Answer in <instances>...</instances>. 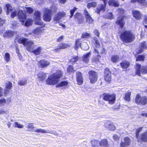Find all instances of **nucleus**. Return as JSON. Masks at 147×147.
Listing matches in <instances>:
<instances>
[{
    "mask_svg": "<svg viewBox=\"0 0 147 147\" xmlns=\"http://www.w3.org/2000/svg\"><path fill=\"white\" fill-rule=\"evenodd\" d=\"M63 73L61 70H57L55 73L49 76L46 81V84L50 85L57 84L60 79L63 78Z\"/></svg>",
    "mask_w": 147,
    "mask_h": 147,
    "instance_id": "f257e3e1",
    "label": "nucleus"
},
{
    "mask_svg": "<svg viewBox=\"0 0 147 147\" xmlns=\"http://www.w3.org/2000/svg\"><path fill=\"white\" fill-rule=\"evenodd\" d=\"M120 38L123 42L130 43L134 40L135 36L131 32L125 30L121 34Z\"/></svg>",
    "mask_w": 147,
    "mask_h": 147,
    "instance_id": "f03ea898",
    "label": "nucleus"
},
{
    "mask_svg": "<svg viewBox=\"0 0 147 147\" xmlns=\"http://www.w3.org/2000/svg\"><path fill=\"white\" fill-rule=\"evenodd\" d=\"M26 20V16L25 12L19 7V21L21 22V24L27 27H29L32 24L33 20H32L31 19L27 20L24 22Z\"/></svg>",
    "mask_w": 147,
    "mask_h": 147,
    "instance_id": "7ed1b4c3",
    "label": "nucleus"
},
{
    "mask_svg": "<svg viewBox=\"0 0 147 147\" xmlns=\"http://www.w3.org/2000/svg\"><path fill=\"white\" fill-rule=\"evenodd\" d=\"M19 43L23 44L26 49L29 51H31L36 46L34 45V44L32 41L24 38L19 39Z\"/></svg>",
    "mask_w": 147,
    "mask_h": 147,
    "instance_id": "20e7f679",
    "label": "nucleus"
},
{
    "mask_svg": "<svg viewBox=\"0 0 147 147\" xmlns=\"http://www.w3.org/2000/svg\"><path fill=\"white\" fill-rule=\"evenodd\" d=\"M136 68V74L139 76H141V73L147 74V66L141 67V65L137 63Z\"/></svg>",
    "mask_w": 147,
    "mask_h": 147,
    "instance_id": "39448f33",
    "label": "nucleus"
},
{
    "mask_svg": "<svg viewBox=\"0 0 147 147\" xmlns=\"http://www.w3.org/2000/svg\"><path fill=\"white\" fill-rule=\"evenodd\" d=\"M41 12L38 11H36L34 14L35 17V24L41 26L42 27H43L45 26V24L43 23L41 20L40 16L41 15Z\"/></svg>",
    "mask_w": 147,
    "mask_h": 147,
    "instance_id": "423d86ee",
    "label": "nucleus"
},
{
    "mask_svg": "<svg viewBox=\"0 0 147 147\" xmlns=\"http://www.w3.org/2000/svg\"><path fill=\"white\" fill-rule=\"evenodd\" d=\"M44 13L43 16V19L47 22H49L51 19L52 15V11L50 9L45 8L44 10Z\"/></svg>",
    "mask_w": 147,
    "mask_h": 147,
    "instance_id": "0eeeda50",
    "label": "nucleus"
},
{
    "mask_svg": "<svg viewBox=\"0 0 147 147\" xmlns=\"http://www.w3.org/2000/svg\"><path fill=\"white\" fill-rule=\"evenodd\" d=\"M135 102L138 105H145L147 103V98L144 96L141 97L137 94L135 98Z\"/></svg>",
    "mask_w": 147,
    "mask_h": 147,
    "instance_id": "6e6552de",
    "label": "nucleus"
},
{
    "mask_svg": "<svg viewBox=\"0 0 147 147\" xmlns=\"http://www.w3.org/2000/svg\"><path fill=\"white\" fill-rule=\"evenodd\" d=\"M88 74L90 83H94L97 80V73L94 71L91 70L89 72Z\"/></svg>",
    "mask_w": 147,
    "mask_h": 147,
    "instance_id": "1a4fd4ad",
    "label": "nucleus"
},
{
    "mask_svg": "<svg viewBox=\"0 0 147 147\" xmlns=\"http://www.w3.org/2000/svg\"><path fill=\"white\" fill-rule=\"evenodd\" d=\"M103 99L105 100L108 101L110 104H113L115 100V96L114 94H105Z\"/></svg>",
    "mask_w": 147,
    "mask_h": 147,
    "instance_id": "9d476101",
    "label": "nucleus"
},
{
    "mask_svg": "<svg viewBox=\"0 0 147 147\" xmlns=\"http://www.w3.org/2000/svg\"><path fill=\"white\" fill-rule=\"evenodd\" d=\"M66 14V13L63 11L58 12L54 16L53 19L54 22L56 23H58L65 16Z\"/></svg>",
    "mask_w": 147,
    "mask_h": 147,
    "instance_id": "9b49d317",
    "label": "nucleus"
},
{
    "mask_svg": "<svg viewBox=\"0 0 147 147\" xmlns=\"http://www.w3.org/2000/svg\"><path fill=\"white\" fill-rule=\"evenodd\" d=\"M105 127L109 130L114 131L115 129V127L113 123L110 121H107L104 124Z\"/></svg>",
    "mask_w": 147,
    "mask_h": 147,
    "instance_id": "f8f14e48",
    "label": "nucleus"
},
{
    "mask_svg": "<svg viewBox=\"0 0 147 147\" xmlns=\"http://www.w3.org/2000/svg\"><path fill=\"white\" fill-rule=\"evenodd\" d=\"M68 86V82L67 81H63L58 84L56 86V88L61 87L62 89H66Z\"/></svg>",
    "mask_w": 147,
    "mask_h": 147,
    "instance_id": "ddd939ff",
    "label": "nucleus"
},
{
    "mask_svg": "<svg viewBox=\"0 0 147 147\" xmlns=\"http://www.w3.org/2000/svg\"><path fill=\"white\" fill-rule=\"evenodd\" d=\"M76 74L77 84L79 85H82L83 83V79L81 73L80 72H77Z\"/></svg>",
    "mask_w": 147,
    "mask_h": 147,
    "instance_id": "4468645a",
    "label": "nucleus"
},
{
    "mask_svg": "<svg viewBox=\"0 0 147 147\" xmlns=\"http://www.w3.org/2000/svg\"><path fill=\"white\" fill-rule=\"evenodd\" d=\"M50 64L49 61L42 59L38 62V66L41 68L45 67L48 66Z\"/></svg>",
    "mask_w": 147,
    "mask_h": 147,
    "instance_id": "2eb2a0df",
    "label": "nucleus"
},
{
    "mask_svg": "<svg viewBox=\"0 0 147 147\" xmlns=\"http://www.w3.org/2000/svg\"><path fill=\"white\" fill-rule=\"evenodd\" d=\"M124 141L121 142L120 147H126L129 145L131 142L130 140L128 137L125 138Z\"/></svg>",
    "mask_w": 147,
    "mask_h": 147,
    "instance_id": "dca6fc26",
    "label": "nucleus"
},
{
    "mask_svg": "<svg viewBox=\"0 0 147 147\" xmlns=\"http://www.w3.org/2000/svg\"><path fill=\"white\" fill-rule=\"evenodd\" d=\"M105 80L107 82H109L111 80V75L109 69H106L105 71Z\"/></svg>",
    "mask_w": 147,
    "mask_h": 147,
    "instance_id": "f3484780",
    "label": "nucleus"
},
{
    "mask_svg": "<svg viewBox=\"0 0 147 147\" xmlns=\"http://www.w3.org/2000/svg\"><path fill=\"white\" fill-rule=\"evenodd\" d=\"M74 17L75 20L78 21L79 24H81L83 22L84 19L80 13H76Z\"/></svg>",
    "mask_w": 147,
    "mask_h": 147,
    "instance_id": "a211bd4d",
    "label": "nucleus"
},
{
    "mask_svg": "<svg viewBox=\"0 0 147 147\" xmlns=\"http://www.w3.org/2000/svg\"><path fill=\"white\" fill-rule=\"evenodd\" d=\"M91 55V53L89 52L83 55L82 57V60L86 63H87L89 61L90 57Z\"/></svg>",
    "mask_w": 147,
    "mask_h": 147,
    "instance_id": "6ab92c4d",
    "label": "nucleus"
},
{
    "mask_svg": "<svg viewBox=\"0 0 147 147\" xmlns=\"http://www.w3.org/2000/svg\"><path fill=\"white\" fill-rule=\"evenodd\" d=\"M94 52L95 53V55L94 56L92 60L93 61L95 62H98L99 61V59L100 58V56L99 55V52L98 50L96 49H94Z\"/></svg>",
    "mask_w": 147,
    "mask_h": 147,
    "instance_id": "aec40b11",
    "label": "nucleus"
},
{
    "mask_svg": "<svg viewBox=\"0 0 147 147\" xmlns=\"http://www.w3.org/2000/svg\"><path fill=\"white\" fill-rule=\"evenodd\" d=\"M84 13L86 16V18L87 22L91 24L92 23L93 20L92 18L90 17L88 12L86 10H85L84 11Z\"/></svg>",
    "mask_w": 147,
    "mask_h": 147,
    "instance_id": "412c9836",
    "label": "nucleus"
},
{
    "mask_svg": "<svg viewBox=\"0 0 147 147\" xmlns=\"http://www.w3.org/2000/svg\"><path fill=\"white\" fill-rule=\"evenodd\" d=\"M132 13L133 16L136 19L139 20L141 19L142 16L141 14L139 11L136 10H133Z\"/></svg>",
    "mask_w": 147,
    "mask_h": 147,
    "instance_id": "4be33fe9",
    "label": "nucleus"
},
{
    "mask_svg": "<svg viewBox=\"0 0 147 147\" xmlns=\"http://www.w3.org/2000/svg\"><path fill=\"white\" fill-rule=\"evenodd\" d=\"M147 47V44L144 41L141 42L140 45V49L139 53H140L143 52L144 50L146 49Z\"/></svg>",
    "mask_w": 147,
    "mask_h": 147,
    "instance_id": "5701e85b",
    "label": "nucleus"
},
{
    "mask_svg": "<svg viewBox=\"0 0 147 147\" xmlns=\"http://www.w3.org/2000/svg\"><path fill=\"white\" fill-rule=\"evenodd\" d=\"M108 4L110 6H114L115 7H118L119 5L118 1L114 0H109L108 1Z\"/></svg>",
    "mask_w": 147,
    "mask_h": 147,
    "instance_id": "b1692460",
    "label": "nucleus"
},
{
    "mask_svg": "<svg viewBox=\"0 0 147 147\" xmlns=\"http://www.w3.org/2000/svg\"><path fill=\"white\" fill-rule=\"evenodd\" d=\"M124 18V17H119L116 22L117 24L119 25L120 27L121 28L123 27L125 24V22L123 21Z\"/></svg>",
    "mask_w": 147,
    "mask_h": 147,
    "instance_id": "393cba45",
    "label": "nucleus"
},
{
    "mask_svg": "<svg viewBox=\"0 0 147 147\" xmlns=\"http://www.w3.org/2000/svg\"><path fill=\"white\" fill-rule=\"evenodd\" d=\"M100 145L103 147H109L108 142L106 139H103L99 142Z\"/></svg>",
    "mask_w": 147,
    "mask_h": 147,
    "instance_id": "a878e982",
    "label": "nucleus"
},
{
    "mask_svg": "<svg viewBox=\"0 0 147 147\" xmlns=\"http://www.w3.org/2000/svg\"><path fill=\"white\" fill-rule=\"evenodd\" d=\"M136 1L142 6H146L147 5V2L145 0H131V1L132 3H135Z\"/></svg>",
    "mask_w": 147,
    "mask_h": 147,
    "instance_id": "bb28decb",
    "label": "nucleus"
},
{
    "mask_svg": "<svg viewBox=\"0 0 147 147\" xmlns=\"http://www.w3.org/2000/svg\"><path fill=\"white\" fill-rule=\"evenodd\" d=\"M47 77L46 74L43 72L40 73L38 75L39 79L41 81L44 80Z\"/></svg>",
    "mask_w": 147,
    "mask_h": 147,
    "instance_id": "cd10ccee",
    "label": "nucleus"
},
{
    "mask_svg": "<svg viewBox=\"0 0 147 147\" xmlns=\"http://www.w3.org/2000/svg\"><path fill=\"white\" fill-rule=\"evenodd\" d=\"M41 27H38L34 29L32 31V33L34 35H37L41 33L42 31L41 29Z\"/></svg>",
    "mask_w": 147,
    "mask_h": 147,
    "instance_id": "c85d7f7f",
    "label": "nucleus"
},
{
    "mask_svg": "<svg viewBox=\"0 0 147 147\" xmlns=\"http://www.w3.org/2000/svg\"><path fill=\"white\" fill-rule=\"evenodd\" d=\"M129 63L127 61H124L120 64L121 67L124 69H126L127 68L129 65Z\"/></svg>",
    "mask_w": 147,
    "mask_h": 147,
    "instance_id": "c756f323",
    "label": "nucleus"
},
{
    "mask_svg": "<svg viewBox=\"0 0 147 147\" xmlns=\"http://www.w3.org/2000/svg\"><path fill=\"white\" fill-rule=\"evenodd\" d=\"M119 58L117 55H113L111 58V60L113 63H115L119 61Z\"/></svg>",
    "mask_w": 147,
    "mask_h": 147,
    "instance_id": "7c9ffc66",
    "label": "nucleus"
},
{
    "mask_svg": "<svg viewBox=\"0 0 147 147\" xmlns=\"http://www.w3.org/2000/svg\"><path fill=\"white\" fill-rule=\"evenodd\" d=\"M42 50V48L40 47H38L35 49L32 50L31 51L35 55H39L40 53Z\"/></svg>",
    "mask_w": 147,
    "mask_h": 147,
    "instance_id": "2f4dec72",
    "label": "nucleus"
},
{
    "mask_svg": "<svg viewBox=\"0 0 147 147\" xmlns=\"http://www.w3.org/2000/svg\"><path fill=\"white\" fill-rule=\"evenodd\" d=\"M14 33L11 31H7L3 34V36L5 37H10L13 35Z\"/></svg>",
    "mask_w": 147,
    "mask_h": 147,
    "instance_id": "473e14b6",
    "label": "nucleus"
},
{
    "mask_svg": "<svg viewBox=\"0 0 147 147\" xmlns=\"http://www.w3.org/2000/svg\"><path fill=\"white\" fill-rule=\"evenodd\" d=\"M14 45L16 47V53H17V54L18 55V36L16 37V38L14 40Z\"/></svg>",
    "mask_w": 147,
    "mask_h": 147,
    "instance_id": "72a5a7b5",
    "label": "nucleus"
},
{
    "mask_svg": "<svg viewBox=\"0 0 147 147\" xmlns=\"http://www.w3.org/2000/svg\"><path fill=\"white\" fill-rule=\"evenodd\" d=\"M27 128L28 129V131H34L33 130H34V127L33 123H29L27 127Z\"/></svg>",
    "mask_w": 147,
    "mask_h": 147,
    "instance_id": "f704fd0d",
    "label": "nucleus"
},
{
    "mask_svg": "<svg viewBox=\"0 0 147 147\" xmlns=\"http://www.w3.org/2000/svg\"><path fill=\"white\" fill-rule=\"evenodd\" d=\"M6 7L7 8V14H9L10 11H12L13 9L9 4L7 3L6 5Z\"/></svg>",
    "mask_w": 147,
    "mask_h": 147,
    "instance_id": "c9c22d12",
    "label": "nucleus"
},
{
    "mask_svg": "<svg viewBox=\"0 0 147 147\" xmlns=\"http://www.w3.org/2000/svg\"><path fill=\"white\" fill-rule=\"evenodd\" d=\"M81 47L83 50L85 51L87 50L89 48L88 44L85 42H84L82 43Z\"/></svg>",
    "mask_w": 147,
    "mask_h": 147,
    "instance_id": "e433bc0d",
    "label": "nucleus"
},
{
    "mask_svg": "<svg viewBox=\"0 0 147 147\" xmlns=\"http://www.w3.org/2000/svg\"><path fill=\"white\" fill-rule=\"evenodd\" d=\"M141 139L142 141L147 142V132L144 133L142 135Z\"/></svg>",
    "mask_w": 147,
    "mask_h": 147,
    "instance_id": "4c0bfd02",
    "label": "nucleus"
},
{
    "mask_svg": "<svg viewBox=\"0 0 147 147\" xmlns=\"http://www.w3.org/2000/svg\"><path fill=\"white\" fill-rule=\"evenodd\" d=\"M81 45L80 43V39H78L76 41L75 43V48L77 49L80 47H81Z\"/></svg>",
    "mask_w": 147,
    "mask_h": 147,
    "instance_id": "58836bf2",
    "label": "nucleus"
},
{
    "mask_svg": "<svg viewBox=\"0 0 147 147\" xmlns=\"http://www.w3.org/2000/svg\"><path fill=\"white\" fill-rule=\"evenodd\" d=\"M4 58L6 62H7L9 61L10 60V56L9 53H6Z\"/></svg>",
    "mask_w": 147,
    "mask_h": 147,
    "instance_id": "ea45409f",
    "label": "nucleus"
},
{
    "mask_svg": "<svg viewBox=\"0 0 147 147\" xmlns=\"http://www.w3.org/2000/svg\"><path fill=\"white\" fill-rule=\"evenodd\" d=\"M34 130V132H37L38 133H47V131H46L45 130L42 129H35L34 130Z\"/></svg>",
    "mask_w": 147,
    "mask_h": 147,
    "instance_id": "a19ab883",
    "label": "nucleus"
},
{
    "mask_svg": "<svg viewBox=\"0 0 147 147\" xmlns=\"http://www.w3.org/2000/svg\"><path fill=\"white\" fill-rule=\"evenodd\" d=\"M131 93L130 92L126 93L125 95V99L126 100L129 101L130 100Z\"/></svg>",
    "mask_w": 147,
    "mask_h": 147,
    "instance_id": "79ce46f5",
    "label": "nucleus"
},
{
    "mask_svg": "<svg viewBox=\"0 0 147 147\" xmlns=\"http://www.w3.org/2000/svg\"><path fill=\"white\" fill-rule=\"evenodd\" d=\"M96 5V3L95 2H92L91 3H88L87 5V7L89 8L91 7H94Z\"/></svg>",
    "mask_w": 147,
    "mask_h": 147,
    "instance_id": "37998d69",
    "label": "nucleus"
},
{
    "mask_svg": "<svg viewBox=\"0 0 147 147\" xmlns=\"http://www.w3.org/2000/svg\"><path fill=\"white\" fill-rule=\"evenodd\" d=\"M79 58L78 56H75L70 60V61L72 62H76L78 61Z\"/></svg>",
    "mask_w": 147,
    "mask_h": 147,
    "instance_id": "c03bdc74",
    "label": "nucleus"
},
{
    "mask_svg": "<svg viewBox=\"0 0 147 147\" xmlns=\"http://www.w3.org/2000/svg\"><path fill=\"white\" fill-rule=\"evenodd\" d=\"M90 37V34L86 32H83L82 34V37L84 38H88Z\"/></svg>",
    "mask_w": 147,
    "mask_h": 147,
    "instance_id": "a18cd8bd",
    "label": "nucleus"
},
{
    "mask_svg": "<svg viewBox=\"0 0 147 147\" xmlns=\"http://www.w3.org/2000/svg\"><path fill=\"white\" fill-rule=\"evenodd\" d=\"M59 45L61 49H64L66 48L69 46V45L66 43L61 44Z\"/></svg>",
    "mask_w": 147,
    "mask_h": 147,
    "instance_id": "49530a36",
    "label": "nucleus"
},
{
    "mask_svg": "<svg viewBox=\"0 0 147 147\" xmlns=\"http://www.w3.org/2000/svg\"><path fill=\"white\" fill-rule=\"evenodd\" d=\"M144 57L142 55H139L138 56L136 59V61H143L144 60Z\"/></svg>",
    "mask_w": 147,
    "mask_h": 147,
    "instance_id": "de8ad7c7",
    "label": "nucleus"
},
{
    "mask_svg": "<svg viewBox=\"0 0 147 147\" xmlns=\"http://www.w3.org/2000/svg\"><path fill=\"white\" fill-rule=\"evenodd\" d=\"M93 42H94V44H95V46L96 47H98L99 46L100 44L99 42V41L98 39L96 38L94 39Z\"/></svg>",
    "mask_w": 147,
    "mask_h": 147,
    "instance_id": "09e8293b",
    "label": "nucleus"
},
{
    "mask_svg": "<svg viewBox=\"0 0 147 147\" xmlns=\"http://www.w3.org/2000/svg\"><path fill=\"white\" fill-rule=\"evenodd\" d=\"M25 8L27 12L30 14L33 11V9L30 7H26Z\"/></svg>",
    "mask_w": 147,
    "mask_h": 147,
    "instance_id": "8fccbe9b",
    "label": "nucleus"
},
{
    "mask_svg": "<svg viewBox=\"0 0 147 147\" xmlns=\"http://www.w3.org/2000/svg\"><path fill=\"white\" fill-rule=\"evenodd\" d=\"M142 128V127H140V128L137 129L136 130V137L137 138H138V137L139 133H140V131H141Z\"/></svg>",
    "mask_w": 147,
    "mask_h": 147,
    "instance_id": "3c124183",
    "label": "nucleus"
},
{
    "mask_svg": "<svg viewBox=\"0 0 147 147\" xmlns=\"http://www.w3.org/2000/svg\"><path fill=\"white\" fill-rule=\"evenodd\" d=\"M6 101L4 98L0 99V106H3L6 103Z\"/></svg>",
    "mask_w": 147,
    "mask_h": 147,
    "instance_id": "603ef678",
    "label": "nucleus"
},
{
    "mask_svg": "<svg viewBox=\"0 0 147 147\" xmlns=\"http://www.w3.org/2000/svg\"><path fill=\"white\" fill-rule=\"evenodd\" d=\"M91 144L92 146L93 147H97L98 146V142L97 140H93L92 141Z\"/></svg>",
    "mask_w": 147,
    "mask_h": 147,
    "instance_id": "864d4df0",
    "label": "nucleus"
},
{
    "mask_svg": "<svg viewBox=\"0 0 147 147\" xmlns=\"http://www.w3.org/2000/svg\"><path fill=\"white\" fill-rule=\"evenodd\" d=\"M11 86H12L11 83L9 81L7 82L6 84V88L10 89V88H11Z\"/></svg>",
    "mask_w": 147,
    "mask_h": 147,
    "instance_id": "5fc2aeb1",
    "label": "nucleus"
},
{
    "mask_svg": "<svg viewBox=\"0 0 147 147\" xmlns=\"http://www.w3.org/2000/svg\"><path fill=\"white\" fill-rule=\"evenodd\" d=\"M26 82L27 81L26 80H22L19 82V85L21 86H24L26 83Z\"/></svg>",
    "mask_w": 147,
    "mask_h": 147,
    "instance_id": "6e6d98bb",
    "label": "nucleus"
},
{
    "mask_svg": "<svg viewBox=\"0 0 147 147\" xmlns=\"http://www.w3.org/2000/svg\"><path fill=\"white\" fill-rule=\"evenodd\" d=\"M77 8L76 7H74V9L70 10V12L71 15L70 16V18H71L73 16L74 13V12L76 11L77 9Z\"/></svg>",
    "mask_w": 147,
    "mask_h": 147,
    "instance_id": "4d7b16f0",
    "label": "nucleus"
},
{
    "mask_svg": "<svg viewBox=\"0 0 147 147\" xmlns=\"http://www.w3.org/2000/svg\"><path fill=\"white\" fill-rule=\"evenodd\" d=\"M105 18L108 19H112L113 18V15L111 13H109L105 16Z\"/></svg>",
    "mask_w": 147,
    "mask_h": 147,
    "instance_id": "13d9d810",
    "label": "nucleus"
},
{
    "mask_svg": "<svg viewBox=\"0 0 147 147\" xmlns=\"http://www.w3.org/2000/svg\"><path fill=\"white\" fill-rule=\"evenodd\" d=\"M47 133L51 134L56 136H57L58 135V134L55 131H47Z\"/></svg>",
    "mask_w": 147,
    "mask_h": 147,
    "instance_id": "bf43d9fd",
    "label": "nucleus"
},
{
    "mask_svg": "<svg viewBox=\"0 0 147 147\" xmlns=\"http://www.w3.org/2000/svg\"><path fill=\"white\" fill-rule=\"evenodd\" d=\"M145 26V27L147 28V17H145L144 18L143 22Z\"/></svg>",
    "mask_w": 147,
    "mask_h": 147,
    "instance_id": "052dcab7",
    "label": "nucleus"
},
{
    "mask_svg": "<svg viewBox=\"0 0 147 147\" xmlns=\"http://www.w3.org/2000/svg\"><path fill=\"white\" fill-rule=\"evenodd\" d=\"M67 71L69 72H71L74 71L73 67L71 65H69L67 68Z\"/></svg>",
    "mask_w": 147,
    "mask_h": 147,
    "instance_id": "680f3d73",
    "label": "nucleus"
},
{
    "mask_svg": "<svg viewBox=\"0 0 147 147\" xmlns=\"http://www.w3.org/2000/svg\"><path fill=\"white\" fill-rule=\"evenodd\" d=\"M61 49L59 45L57 46V47L53 50V51L55 52H58Z\"/></svg>",
    "mask_w": 147,
    "mask_h": 147,
    "instance_id": "e2e57ef3",
    "label": "nucleus"
},
{
    "mask_svg": "<svg viewBox=\"0 0 147 147\" xmlns=\"http://www.w3.org/2000/svg\"><path fill=\"white\" fill-rule=\"evenodd\" d=\"M16 11H12L11 14V16L12 18H14V17L16 16Z\"/></svg>",
    "mask_w": 147,
    "mask_h": 147,
    "instance_id": "0e129e2a",
    "label": "nucleus"
},
{
    "mask_svg": "<svg viewBox=\"0 0 147 147\" xmlns=\"http://www.w3.org/2000/svg\"><path fill=\"white\" fill-rule=\"evenodd\" d=\"M51 10L53 12H56L58 10L57 8L56 7H53V6L52 7V8H51Z\"/></svg>",
    "mask_w": 147,
    "mask_h": 147,
    "instance_id": "69168bd1",
    "label": "nucleus"
},
{
    "mask_svg": "<svg viewBox=\"0 0 147 147\" xmlns=\"http://www.w3.org/2000/svg\"><path fill=\"white\" fill-rule=\"evenodd\" d=\"M94 33L95 35L97 36H99V33L98 32V30H95L93 32Z\"/></svg>",
    "mask_w": 147,
    "mask_h": 147,
    "instance_id": "338daca9",
    "label": "nucleus"
},
{
    "mask_svg": "<svg viewBox=\"0 0 147 147\" xmlns=\"http://www.w3.org/2000/svg\"><path fill=\"white\" fill-rule=\"evenodd\" d=\"M113 139L115 140H118L119 138V136L116 135H114L113 136Z\"/></svg>",
    "mask_w": 147,
    "mask_h": 147,
    "instance_id": "774afa93",
    "label": "nucleus"
}]
</instances>
